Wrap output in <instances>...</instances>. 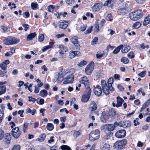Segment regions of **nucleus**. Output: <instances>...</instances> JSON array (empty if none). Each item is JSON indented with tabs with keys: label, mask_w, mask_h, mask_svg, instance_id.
I'll use <instances>...</instances> for the list:
<instances>
[{
	"label": "nucleus",
	"mask_w": 150,
	"mask_h": 150,
	"mask_svg": "<svg viewBox=\"0 0 150 150\" xmlns=\"http://www.w3.org/2000/svg\"><path fill=\"white\" fill-rule=\"evenodd\" d=\"M129 15L132 20L136 21L142 17L143 13L141 10H139L130 13Z\"/></svg>",
	"instance_id": "nucleus-1"
},
{
	"label": "nucleus",
	"mask_w": 150,
	"mask_h": 150,
	"mask_svg": "<svg viewBox=\"0 0 150 150\" xmlns=\"http://www.w3.org/2000/svg\"><path fill=\"white\" fill-rule=\"evenodd\" d=\"M100 85L103 92L106 95L110 93V91L113 90V88L108 85L106 83V81L104 80H101Z\"/></svg>",
	"instance_id": "nucleus-2"
},
{
	"label": "nucleus",
	"mask_w": 150,
	"mask_h": 150,
	"mask_svg": "<svg viewBox=\"0 0 150 150\" xmlns=\"http://www.w3.org/2000/svg\"><path fill=\"white\" fill-rule=\"evenodd\" d=\"M19 41V40L15 38L9 36L4 39L3 42L6 45H10L16 44Z\"/></svg>",
	"instance_id": "nucleus-3"
},
{
	"label": "nucleus",
	"mask_w": 150,
	"mask_h": 150,
	"mask_svg": "<svg viewBox=\"0 0 150 150\" xmlns=\"http://www.w3.org/2000/svg\"><path fill=\"white\" fill-rule=\"evenodd\" d=\"M127 143V141L126 139H123L120 141L115 142L113 146L116 149H121L125 147Z\"/></svg>",
	"instance_id": "nucleus-4"
},
{
	"label": "nucleus",
	"mask_w": 150,
	"mask_h": 150,
	"mask_svg": "<svg viewBox=\"0 0 150 150\" xmlns=\"http://www.w3.org/2000/svg\"><path fill=\"white\" fill-rule=\"evenodd\" d=\"M100 134L99 130L98 129L92 131L89 135V140L91 141H94L98 139L99 137Z\"/></svg>",
	"instance_id": "nucleus-5"
},
{
	"label": "nucleus",
	"mask_w": 150,
	"mask_h": 150,
	"mask_svg": "<svg viewBox=\"0 0 150 150\" xmlns=\"http://www.w3.org/2000/svg\"><path fill=\"white\" fill-rule=\"evenodd\" d=\"M94 63L92 62L88 64L85 69L86 74L87 75H90L92 73L94 68Z\"/></svg>",
	"instance_id": "nucleus-6"
},
{
	"label": "nucleus",
	"mask_w": 150,
	"mask_h": 150,
	"mask_svg": "<svg viewBox=\"0 0 150 150\" xmlns=\"http://www.w3.org/2000/svg\"><path fill=\"white\" fill-rule=\"evenodd\" d=\"M126 134V131L124 129H121L116 132L115 134V136L117 138H122L125 136Z\"/></svg>",
	"instance_id": "nucleus-7"
},
{
	"label": "nucleus",
	"mask_w": 150,
	"mask_h": 150,
	"mask_svg": "<svg viewBox=\"0 0 150 150\" xmlns=\"http://www.w3.org/2000/svg\"><path fill=\"white\" fill-rule=\"evenodd\" d=\"M74 75H69L68 76L64 79V81L63 82V84H67L72 83L74 81Z\"/></svg>",
	"instance_id": "nucleus-8"
},
{
	"label": "nucleus",
	"mask_w": 150,
	"mask_h": 150,
	"mask_svg": "<svg viewBox=\"0 0 150 150\" xmlns=\"http://www.w3.org/2000/svg\"><path fill=\"white\" fill-rule=\"evenodd\" d=\"M78 40L77 37L74 36L71 38L70 40L71 42L74 45L76 49H79L80 48V47Z\"/></svg>",
	"instance_id": "nucleus-9"
},
{
	"label": "nucleus",
	"mask_w": 150,
	"mask_h": 150,
	"mask_svg": "<svg viewBox=\"0 0 150 150\" xmlns=\"http://www.w3.org/2000/svg\"><path fill=\"white\" fill-rule=\"evenodd\" d=\"M119 125L120 127L125 128L130 127L131 123L130 121L129 120H124L120 121Z\"/></svg>",
	"instance_id": "nucleus-10"
},
{
	"label": "nucleus",
	"mask_w": 150,
	"mask_h": 150,
	"mask_svg": "<svg viewBox=\"0 0 150 150\" xmlns=\"http://www.w3.org/2000/svg\"><path fill=\"white\" fill-rule=\"evenodd\" d=\"M95 94L97 96H100L102 93L101 87L99 85L96 86L93 89Z\"/></svg>",
	"instance_id": "nucleus-11"
},
{
	"label": "nucleus",
	"mask_w": 150,
	"mask_h": 150,
	"mask_svg": "<svg viewBox=\"0 0 150 150\" xmlns=\"http://www.w3.org/2000/svg\"><path fill=\"white\" fill-rule=\"evenodd\" d=\"M79 82L83 84L85 86V87L87 86H88L89 83V80L87 77L86 76L81 77L79 80Z\"/></svg>",
	"instance_id": "nucleus-12"
},
{
	"label": "nucleus",
	"mask_w": 150,
	"mask_h": 150,
	"mask_svg": "<svg viewBox=\"0 0 150 150\" xmlns=\"http://www.w3.org/2000/svg\"><path fill=\"white\" fill-rule=\"evenodd\" d=\"M102 4L101 3L96 4L93 6L92 10L94 11H98L102 8Z\"/></svg>",
	"instance_id": "nucleus-13"
},
{
	"label": "nucleus",
	"mask_w": 150,
	"mask_h": 150,
	"mask_svg": "<svg viewBox=\"0 0 150 150\" xmlns=\"http://www.w3.org/2000/svg\"><path fill=\"white\" fill-rule=\"evenodd\" d=\"M127 9H126L125 8H121L118 10L117 13L119 15H123L127 14Z\"/></svg>",
	"instance_id": "nucleus-14"
},
{
	"label": "nucleus",
	"mask_w": 150,
	"mask_h": 150,
	"mask_svg": "<svg viewBox=\"0 0 150 150\" xmlns=\"http://www.w3.org/2000/svg\"><path fill=\"white\" fill-rule=\"evenodd\" d=\"M59 27L63 29L66 28L68 26V23L67 22L63 21H60L59 22Z\"/></svg>",
	"instance_id": "nucleus-15"
},
{
	"label": "nucleus",
	"mask_w": 150,
	"mask_h": 150,
	"mask_svg": "<svg viewBox=\"0 0 150 150\" xmlns=\"http://www.w3.org/2000/svg\"><path fill=\"white\" fill-rule=\"evenodd\" d=\"M114 4V0H108L105 2L104 5L107 6L108 7L112 8Z\"/></svg>",
	"instance_id": "nucleus-16"
},
{
	"label": "nucleus",
	"mask_w": 150,
	"mask_h": 150,
	"mask_svg": "<svg viewBox=\"0 0 150 150\" xmlns=\"http://www.w3.org/2000/svg\"><path fill=\"white\" fill-rule=\"evenodd\" d=\"M32 124V121H31L29 123H27V122H24L23 125V131L24 133H25L26 132L27 130H28V127L29 124L31 125Z\"/></svg>",
	"instance_id": "nucleus-17"
},
{
	"label": "nucleus",
	"mask_w": 150,
	"mask_h": 150,
	"mask_svg": "<svg viewBox=\"0 0 150 150\" xmlns=\"http://www.w3.org/2000/svg\"><path fill=\"white\" fill-rule=\"evenodd\" d=\"M90 108L91 109V112L96 110L97 105L95 102L92 101L90 104Z\"/></svg>",
	"instance_id": "nucleus-18"
},
{
	"label": "nucleus",
	"mask_w": 150,
	"mask_h": 150,
	"mask_svg": "<svg viewBox=\"0 0 150 150\" xmlns=\"http://www.w3.org/2000/svg\"><path fill=\"white\" fill-rule=\"evenodd\" d=\"M11 139V137L10 134L7 133L5 134L4 137V141L7 144H9Z\"/></svg>",
	"instance_id": "nucleus-19"
},
{
	"label": "nucleus",
	"mask_w": 150,
	"mask_h": 150,
	"mask_svg": "<svg viewBox=\"0 0 150 150\" xmlns=\"http://www.w3.org/2000/svg\"><path fill=\"white\" fill-rule=\"evenodd\" d=\"M117 103L116 104L115 106L117 107L120 106L124 101V100L120 97H117Z\"/></svg>",
	"instance_id": "nucleus-20"
},
{
	"label": "nucleus",
	"mask_w": 150,
	"mask_h": 150,
	"mask_svg": "<svg viewBox=\"0 0 150 150\" xmlns=\"http://www.w3.org/2000/svg\"><path fill=\"white\" fill-rule=\"evenodd\" d=\"M36 35V34L35 32L31 33L27 35L26 40L29 41L33 39Z\"/></svg>",
	"instance_id": "nucleus-21"
},
{
	"label": "nucleus",
	"mask_w": 150,
	"mask_h": 150,
	"mask_svg": "<svg viewBox=\"0 0 150 150\" xmlns=\"http://www.w3.org/2000/svg\"><path fill=\"white\" fill-rule=\"evenodd\" d=\"M150 22V15L148 16L144 19L143 24L144 26H146Z\"/></svg>",
	"instance_id": "nucleus-22"
},
{
	"label": "nucleus",
	"mask_w": 150,
	"mask_h": 150,
	"mask_svg": "<svg viewBox=\"0 0 150 150\" xmlns=\"http://www.w3.org/2000/svg\"><path fill=\"white\" fill-rule=\"evenodd\" d=\"M90 96L86 94H84L82 96L81 100L83 102H86L89 100Z\"/></svg>",
	"instance_id": "nucleus-23"
},
{
	"label": "nucleus",
	"mask_w": 150,
	"mask_h": 150,
	"mask_svg": "<svg viewBox=\"0 0 150 150\" xmlns=\"http://www.w3.org/2000/svg\"><path fill=\"white\" fill-rule=\"evenodd\" d=\"M113 135V134L111 132H108L105 135L103 138L104 141H105L106 140L110 139V137Z\"/></svg>",
	"instance_id": "nucleus-24"
},
{
	"label": "nucleus",
	"mask_w": 150,
	"mask_h": 150,
	"mask_svg": "<svg viewBox=\"0 0 150 150\" xmlns=\"http://www.w3.org/2000/svg\"><path fill=\"white\" fill-rule=\"evenodd\" d=\"M40 94L41 97L44 98L47 96L48 94L47 92L45 90H42L40 91Z\"/></svg>",
	"instance_id": "nucleus-25"
},
{
	"label": "nucleus",
	"mask_w": 150,
	"mask_h": 150,
	"mask_svg": "<svg viewBox=\"0 0 150 150\" xmlns=\"http://www.w3.org/2000/svg\"><path fill=\"white\" fill-rule=\"evenodd\" d=\"M124 48L122 49L121 51L122 53H127L130 49V47L129 45H126L123 46Z\"/></svg>",
	"instance_id": "nucleus-26"
},
{
	"label": "nucleus",
	"mask_w": 150,
	"mask_h": 150,
	"mask_svg": "<svg viewBox=\"0 0 150 150\" xmlns=\"http://www.w3.org/2000/svg\"><path fill=\"white\" fill-rule=\"evenodd\" d=\"M26 113H31L32 115H34L36 112L35 109H33L31 110L29 108H28L26 110Z\"/></svg>",
	"instance_id": "nucleus-27"
},
{
	"label": "nucleus",
	"mask_w": 150,
	"mask_h": 150,
	"mask_svg": "<svg viewBox=\"0 0 150 150\" xmlns=\"http://www.w3.org/2000/svg\"><path fill=\"white\" fill-rule=\"evenodd\" d=\"M75 71L74 69L71 68L69 70H66L64 74H70V75H73V74L75 72Z\"/></svg>",
	"instance_id": "nucleus-28"
},
{
	"label": "nucleus",
	"mask_w": 150,
	"mask_h": 150,
	"mask_svg": "<svg viewBox=\"0 0 150 150\" xmlns=\"http://www.w3.org/2000/svg\"><path fill=\"white\" fill-rule=\"evenodd\" d=\"M85 87L86 88L85 94H86L90 97L91 94V89L88 86H86Z\"/></svg>",
	"instance_id": "nucleus-29"
},
{
	"label": "nucleus",
	"mask_w": 150,
	"mask_h": 150,
	"mask_svg": "<svg viewBox=\"0 0 150 150\" xmlns=\"http://www.w3.org/2000/svg\"><path fill=\"white\" fill-rule=\"evenodd\" d=\"M46 137V134H42L40 135L39 138L36 139V140L40 142H42L44 140Z\"/></svg>",
	"instance_id": "nucleus-30"
},
{
	"label": "nucleus",
	"mask_w": 150,
	"mask_h": 150,
	"mask_svg": "<svg viewBox=\"0 0 150 150\" xmlns=\"http://www.w3.org/2000/svg\"><path fill=\"white\" fill-rule=\"evenodd\" d=\"M123 47V45H121L117 47L113 51V53L114 54H117L119 52L120 50Z\"/></svg>",
	"instance_id": "nucleus-31"
},
{
	"label": "nucleus",
	"mask_w": 150,
	"mask_h": 150,
	"mask_svg": "<svg viewBox=\"0 0 150 150\" xmlns=\"http://www.w3.org/2000/svg\"><path fill=\"white\" fill-rule=\"evenodd\" d=\"M108 114L110 117H113L116 115L115 111L113 109L109 110Z\"/></svg>",
	"instance_id": "nucleus-32"
},
{
	"label": "nucleus",
	"mask_w": 150,
	"mask_h": 150,
	"mask_svg": "<svg viewBox=\"0 0 150 150\" xmlns=\"http://www.w3.org/2000/svg\"><path fill=\"white\" fill-rule=\"evenodd\" d=\"M14 132V133L11 134L15 139L18 138L21 134V131H18L16 132Z\"/></svg>",
	"instance_id": "nucleus-33"
},
{
	"label": "nucleus",
	"mask_w": 150,
	"mask_h": 150,
	"mask_svg": "<svg viewBox=\"0 0 150 150\" xmlns=\"http://www.w3.org/2000/svg\"><path fill=\"white\" fill-rule=\"evenodd\" d=\"M6 87L5 86H1L0 87V95L6 92Z\"/></svg>",
	"instance_id": "nucleus-34"
},
{
	"label": "nucleus",
	"mask_w": 150,
	"mask_h": 150,
	"mask_svg": "<svg viewBox=\"0 0 150 150\" xmlns=\"http://www.w3.org/2000/svg\"><path fill=\"white\" fill-rule=\"evenodd\" d=\"M47 129L49 130L52 131L54 129V126L51 123H48L46 126Z\"/></svg>",
	"instance_id": "nucleus-35"
},
{
	"label": "nucleus",
	"mask_w": 150,
	"mask_h": 150,
	"mask_svg": "<svg viewBox=\"0 0 150 150\" xmlns=\"http://www.w3.org/2000/svg\"><path fill=\"white\" fill-rule=\"evenodd\" d=\"M108 131H112L115 129V126L111 124H108Z\"/></svg>",
	"instance_id": "nucleus-36"
},
{
	"label": "nucleus",
	"mask_w": 150,
	"mask_h": 150,
	"mask_svg": "<svg viewBox=\"0 0 150 150\" xmlns=\"http://www.w3.org/2000/svg\"><path fill=\"white\" fill-rule=\"evenodd\" d=\"M102 150H110V145L108 144H105L102 148Z\"/></svg>",
	"instance_id": "nucleus-37"
},
{
	"label": "nucleus",
	"mask_w": 150,
	"mask_h": 150,
	"mask_svg": "<svg viewBox=\"0 0 150 150\" xmlns=\"http://www.w3.org/2000/svg\"><path fill=\"white\" fill-rule=\"evenodd\" d=\"M60 148L63 150H71V148L70 147L66 145L61 146H60Z\"/></svg>",
	"instance_id": "nucleus-38"
},
{
	"label": "nucleus",
	"mask_w": 150,
	"mask_h": 150,
	"mask_svg": "<svg viewBox=\"0 0 150 150\" xmlns=\"http://www.w3.org/2000/svg\"><path fill=\"white\" fill-rule=\"evenodd\" d=\"M141 26V24L139 22H136L132 26V28L137 29L139 28Z\"/></svg>",
	"instance_id": "nucleus-39"
},
{
	"label": "nucleus",
	"mask_w": 150,
	"mask_h": 150,
	"mask_svg": "<svg viewBox=\"0 0 150 150\" xmlns=\"http://www.w3.org/2000/svg\"><path fill=\"white\" fill-rule=\"evenodd\" d=\"M113 82V78H109L107 82V84L110 87H112V84Z\"/></svg>",
	"instance_id": "nucleus-40"
},
{
	"label": "nucleus",
	"mask_w": 150,
	"mask_h": 150,
	"mask_svg": "<svg viewBox=\"0 0 150 150\" xmlns=\"http://www.w3.org/2000/svg\"><path fill=\"white\" fill-rule=\"evenodd\" d=\"M95 27L94 28V31L96 32H98L99 31V23L97 22L95 24Z\"/></svg>",
	"instance_id": "nucleus-41"
},
{
	"label": "nucleus",
	"mask_w": 150,
	"mask_h": 150,
	"mask_svg": "<svg viewBox=\"0 0 150 150\" xmlns=\"http://www.w3.org/2000/svg\"><path fill=\"white\" fill-rule=\"evenodd\" d=\"M121 61L125 64H127L129 62V60L127 58L123 57L121 59Z\"/></svg>",
	"instance_id": "nucleus-42"
},
{
	"label": "nucleus",
	"mask_w": 150,
	"mask_h": 150,
	"mask_svg": "<svg viewBox=\"0 0 150 150\" xmlns=\"http://www.w3.org/2000/svg\"><path fill=\"white\" fill-rule=\"evenodd\" d=\"M0 67L1 69L3 70H5L7 68V65L5 63H2L0 64Z\"/></svg>",
	"instance_id": "nucleus-43"
},
{
	"label": "nucleus",
	"mask_w": 150,
	"mask_h": 150,
	"mask_svg": "<svg viewBox=\"0 0 150 150\" xmlns=\"http://www.w3.org/2000/svg\"><path fill=\"white\" fill-rule=\"evenodd\" d=\"M48 9L49 11L53 12L54 11V7L53 5H50L48 7Z\"/></svg>",
	"instance_id": "nucleus-44"
},
{
	"label": "nucleus",
	"mask_w": 150,
	"mask_h": 150,
	"mask_svg": "<svg viewBox=\"0 0 150 150\" xmlns=\"http://www.w3.org/2000/svg\"><path fill=\"white\" fill-rule=\"evenodd\" d=\"M44 35L42 34H40L38 37V41L40 42H42L44 40Z\"/></svg>",
	"instance_id": "nucleus-45"
},
{
	"label": "nucleus",
	"mask_w": 150,
	"mask_h": 150,
	"mask_svg": "<svg viewBox=\"0 0 150 150\" xmlns=\"http://www.w3.org/2000/svg\"><path fill=\"white\" fill-rule=\"evenodd\" d=\"M4 110L2 109H0V121H2L3 119Z\"/></svg>",
	"instance_id": "nucleus-46"
},
{
	"label": "nucleus",
	"mask_w": 150,
	"mask_h": 150,
	"mask_svg": "<svg viewBox=\"0 0 150 150\" xmlns=\"http://www.w3.org/2000/svg\"><path fill=\"white\" fill-rule=\"evenodd\" d=\"M105 19L108 21H111L112 20V18L111 17V14H109L106 16Z\"/></svg>",
	"instance_id": "nucleus-47"
},
{
	"label": "nucleus",
	"mask_w": 150,
	"mask_h": 150,
	"mask_svg": "<svg viewBox=\"0 0 150 150\" xmlns=\"http://www.w3.org/2000/svg\"><path fill=\"white\" fill-rule=\"evenodd\" d=\"M59 76L60 75L59 73H57L56 74V75H55L53 79V81L54 82H56V81H57Z\"/></svg>",
	"instance_id": "nucleus-48"
},
{
	"label": "nucleus",
	"mask_w": 150,
	"mask_h": 150,
	"mask_svg": "<svg viewBox=\"0 0 150 150\" xmlns=\"http://www.w3.org/2000/svg\"><path fill=\"white\" fill-rule=\"evenodd\" d=\"M128 57L131 59L133 58L134 57V53L133 52H130L127 55Z\"/></svg>",
	"instance_id": "nucleus-49"
},
{
	"label": "nucleus",
	"mask_w": 150,
	"mask_h": 150,
	"mask_svg": "<svg viewBox=\"0 0 150 150\" xmlns=\"http://www.w3.org/2000/svg\"><path fill=\"white\" fill-rule=\"evenodd\" d=\"M148 104L147 103H145L143 105L142 107L141 108L140 111L141 112L143 110L147 107L148 106Z\"/></svg>",
	"instance_id": "nucleus-50"
},
{
	"label": "nucleus",
	"mask_w": 150,
	"mask_h": 150,
	"mask_svg": "<svg viewBox=\"0 0 150 150\" xmlns=\"http://www.w3.org/2000/svg\"><path fill=\"white\" fill-rule=\"evenodd\" d=\"M69 56L71 59L75 57L74 51H71L69 52Z\"/></svg>",
	"instance_id": "nucleus-51"
},
{
	"label": "nucleus",
	"mask_w": 150,
	"mask_h": 150,
	"mask_svg": "<svg viewBox=\"0 0 150 150\" xmlns=\"http://www.w3.org/2000/svg\"><path fill=\"white\" fill-rule=\"evenodd\" d=\"M108 124H105L101 126V129L103 130L108 131Z\"/></svg>",
	"instance_id": "nucleus-52"
},
{
	"label": "nucleus",
	"mask_w": 150,
	"mask_h": 150,
	"mask_svg": "<svg viewBox=\"0 0 150 150\" xmlns=\"http://www.w3.org/2000/svg\"><path fill=\"white\" fill-rule=\"evenodd\" d=\"M6 73V71L4 70L3 71L0 70V76L1 77H4Z\"/></svg>",
	"instance_id": "nucleus-53"
},
{
	"label": "nucleus",
	"mask_w": 150,
	"mask_h": 150,
	"mask_svg": "<svg viewBox=\"0 0 150 150\" xmlns=\"http://www.w3.org/2000/svg\"><path fill=\"white\" fill-rule=\"evenodd\" d=\"M92 26L89 27L88 29L85 32V34H87L91 33L92 30Z\"/></svg>",
	"instance_id": "nucleus-54"
},
{
	"label": "nucleus",
	"mask_w": 150,
	"mask_h": 150,
	"mask_svg": "<svg viewBox=\"0 0 150 150\" xmlns=\"http://www.w3.org/2000/svg\"><path fill=\"white\" fill-rule=\"evenodd\" d=\"M38 6V4L34 2L32 3L31 4V7L32 9H35Z\"/></svg>",
	"instance_id": "nucleus-55"
},
{
	"label": "nucleus",
	"mask_w": 150,
	"mask_h": 150,
	"mask_svg": "<svg viewBox=\"0 0 150 150\" xmlns=\"http://www.w3.org/2000/svg\"><path fill=\"white\" fill-rule=\"evenodd\" d=\"M19 128L18 127H16L15 128H13L12 129V130L11 132V133H13L14 132H16L18 131H20L19 130Z\"/></svg>",
	"instance_id": "nucleus-56"
},
{
	"label": "nucleus",
	"mask_w": 150,
	"mask_h": 150,
	"mask_svg": "<svg viewBox=\"0 0 150 150\" xmlns=\"http://www.w3.org/2000/svg\"><path fill=\"white\" fill-rule=\"evenodd\" d=\"M87 25H83L81 26L80 29V30L81 31H84L86 29Z\"/></svg>",
	"instance_id": "nucleus-57"
},
{
	"label": "nucleus",
	"mask_w": 150,
	"mask_h": 150,
	"mask_svg": "<svg viewBox=\"0 0 150 150\" xmlns=\"http://www.w3.org/2000/svg\"><path fill=\"white\" fill-rule=\"evenodd\" d=\"M86 64V62L84 60L81 61L79 64V66L80 67H82Z\"/></svg>",
	"instance_id": "nucleus-58"
},
{
	"label": "nucleus",
	"mask_w": 150,
	"mask_h": 150,
	"mask_svg": "<svg viewBox=\"0 0 150 150\" xmlns=\"http://www.w3.org/2000/svg\"><path fill=\"white\" fill-rule=\"evenodd\" d=\"M28 98L29 99L28 100L29 101L32 102L33 103L35 102L36 100L35 98H33L31 96H29Z\"/></svg>",
	"instance_id": "nucleus-59"
},
{
	"label": "nucleus",
	"mask_w": 150,
	"mask_h": 150,
	"mask_svg": "<svg viewBox=\"0 0 150 150\" xmlns=\"http://www.w3.org/2000/svg\"><path fill=\"white\" fill-rule=\"evenodd\" d=\"M20 146L19 145H14L13 148L12 149V150H20Z\"/></svg>",
	"instance_id": "nucleus-60"
},
{
	"label": "nucleus",
	"mask_w": 150,
	"mask_h": 150,
	"mask_svg": "<svg viewBox=\"0 0 150 150\" xmlns=\"http://www.w3.org/2000/svg\"><path fill=\"white\" fill-rule=\"evenodd\" d=\"M98 40V38L97 37H95L93 40L92 41V42H91V44L92 45H93L94 44H96V42H97Z\"/></svg>",
	"instance_id": "nucleus-61"
},
{
	"label": "nucleus",
	"mask_w": 150,
	"mask_h": 150,
	"mask_svg": "<svg viewBox=\"0 0 150 150\" xmlns=\"http://www.w3.org/2000/svg\"><path fill=\"white\" fill-rule=\"evenodd\" d=\"M50 48H51V47L47 45L44 46L42 48V52H44Z\"/></svg>",
	"instance_id": "nucleus-62"
},
{
	"label": "nucleus",
	"mask_w": 150,
	"mask_h": 150,
	"mask_svg": "<svg viewBox=\"0 0 150 150\" xmlns=\"http://www.w3.org/2000/svg\"><path fill=\"white\" fill-rule=\"evenodd\" d=\"M139 118H136L135 120L133 121V122L134 123V126H136L137 125L139 124V122H138Z\"/></svg>",
	"instance_id": "nucleus-63"
},
{
	"label": "nucleus",
	"mask_w": 150,
	"mask_h": 150,
	"mask_svg": "<svg viewBox=\"0 0 150 150\" xmlns=\"http://www.w3.org/2000/svg\"><path fill=\"white\" fill-rule=\"evenodd\" d=\"M146 71H143L139 74L138 75L141 77H143L145 76Z\"/></svg>",
	"instance_id": "nucleus-64"
}]
</instances>
